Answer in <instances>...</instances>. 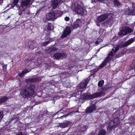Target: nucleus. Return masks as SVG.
Returning a JSON list of instances; mask_svg holds the SVG:
<instances>
[{
    "instance_id": "35",
    "label": "nucleus",
    "mask_w": 135,
    "mask_h": 135,
    "mask_svg": "<svg viewBox=\"0 0 135 135\" xmlns=\"http://www.w3.org/2000/svg\"><path fill=\"white\" fill-rule=\"evenodd\" d=\"M57 50V49L56 48L53 47L52 48H51L50 49V50L51 51H56Z\"/></svg>"
},
{
    "instance_id": "25",
    "label": "nucleus",
    "mask_w": 135,
    "mask_h": 135,
    "mask_svg": "<svg viewBox=\"0 0 135 135\" xmlns=\"http://www.w3.org/2000/svg\"><path fill=\"white\" fill-rule=\"evenodd\" d=\"M106 131L104 129H102L99 131L98 135H105L106 133Z\"/></svg>"
},
{
    "instance_id": "22",
    "label": "nucleus",
    "mask_w": 135,
    "mask_h": 135,
    "mask_svg": "<svg viewBox=\"0 0 135 135\" xmlns=\"http://www.w3.org/2000/svg\"><path fill=\"white\" fill-rule=\"evenodd\" d=\"M113 121L114 122V124L115 126L119 125L120 123L119 120L118 118H114Z\"/></svg>"
},
{
    "instance_id": "12",
    "label": "nucleus",
    "mask_w": 135,
    "mask_h": 135,
    "mask_svg": "<svg viewBox=\"0 0 135 135\" xmlns=\"http://www.w3.org/2000/svg\"><path fill=\"white\" fill-rule=\"evenodd\" d=\"M96 109V108L94 104L91 105L90 107L87 108L86 110V113H90L93 111L95 110Z\"/></svg>"
},
{
    "instance_id": "11",
    "label": "nucleus",
    "mask_w": 135,
    "mask_h": 135,
    "mask_svg": "<svg viewBox=\"0 0 135 135\" xmlns=\"http://www.w3.org/2000/svg\"><path fill=\"white\" fill-rule=\"evenodd\" d=\"M70 28L69 27H67L64 31L61 36L62 38H64L69 35L71 33Z\"/></svg>"
},
{
    "instance_id": "43",
    "label": "nucleus",
    "mask_w": 135,
    "mask_h": 135,
    "mask_svg": "<svg viewBox=\"0 0 135 135\" xmlns=\"http://www.w3.org/2000/svg\"><path fill=\"white\" fill-rule=\"evenodd\" d=\"M90 135H92V134L91 133V134H90Z\"/></svg>"
},
{
    "instance_id": "1",
    "label": "nucleus",
    "mask_w": 135,
    "mask_h": 135,
    "mask_svg": "<svg viewBox=\"0 0 135 135\" xmlns=\"http://www.w3.org/2000/svg\"><path fill=\"white\" fill-rule=\"evenodd\" d=\"M35 86L33 85H27L24 89L21 92L20 94L24 98L30 97L35 93Z\"/></svg>"
},
{
    "instance_id": "5",
    "label": "nucleus",
    "mask_w": 135,
    "mask_h": 135,
    "mask_svg": "<svg viewBox=\"0 0 135 135\" xmlns=\"http://www.w3.org/2000/svg\"><path fill=\"white\" fill-rule=\"evenodd\" d=\"M105 95V93L103 91H100L91 95L89 93L83 94L81 96V97L84 99H91L98 97L101 95Z\"/></svg>"
},
{
    "instance_id": "41",
    "label": "nucleus",
    "mask_w": 135,
    "mask_h": 135,
    "mask_svg": "<svg viewBox=\"0 0 135 135\" xmlns=\"http://www.w3.org/2000/svg\"><path fill=\"white\" fill-rule=\"evenodd\" d=\"M16 135H23V134L22 132H20Z\"/></svg>"
},
{
    "instance_id": "15",
    "label": "nucleus",
    "mask_w": 135,
    "mask_h": 135,
    "mask_svg": "<svg viewBox=\"0 0 135 135\" xmlns=\"http://www.w3.org/2000/svg\"><path fill=\"white\" fill-rule=\"evenodd\" d=\"M28 44L29 48L31 49H33L36 48L37 45V44L31 41L28 42Z\"/></svg>"
},
{
    "instance_id": "7",
    "label": "nucleus",
    "mask_w": 135,
    "mask_h": 135,
    "mask_svg": "<svg viewBox=\"0 0 135 135\" xmlns=\"http://www.w3.org/2000/svg\"><path fill=\"white\" fill-rule=\"evenodd\" d=\"M73 11L78 14H80L82 13L84 15L86 14L82 7L78 4L75 5Z\"/></svg>"
},
{
    "instance_id": "8",
    "label": "nucleus",
    "mask_w": 135,
    "mask_h": 135,
    "mask_svg": "<svg viewBox=\"0 0 135 135\" xmlns=\"http://www.w3.org/2000/svg\"><path fill=\"white\" fill-rule=\"evenodd\" d=\"M132 29L128 27L123 28L119 32V34L120 36H124V35L129 34L132 32Z\"/></svg>"
},
{
    "instance_id": "6",
    "label": "nucleus",
    "mask_w": 135,
    "mask_h": 135,
    "mask_svg": "<svg viewBox=\"0 0 135 135\" xmlns=\"http://www.w3.org/2000/svg\"><path fill=\"white\" fill-rule=\"evenodd\" d=\"M124 13L128 15H135V7L132 6L131 8L126 6Z\"/></svg>"
},
{
    "instance_id": "42",
    "label": "nucleus",
    "mask_w": 135,
    "mask_h": 135,
    "mask_svg": "<svg viewBox=\"0 0 135 135\" xmlns=\"http://www.w3.org/2000/svg\"><path fill=\"white\" fill-rule=\"evenodd\" d=\"M92 101H91V102H90V104H92Z\"/></svg>"
},
{
    "instance_id": "34",
    "label": "nucleus",
    "mask_w": 135,
    "mask_h": 135,
    "mask_svg": "<svg viewBox=\"0 0 135 135\" xmlns=\"http://www.w3.org/2000/svg\"><path fill=\"white\" fill-rule=\"evenodd\" d=\"M18 0H14L13 1V4L15 5H16L17 3H18Z\"/></svg>"
},
{
    "instance_id": "28",
    "label": "nucleus",
    "mask_w": 135,
    "mask_h": 135,
    "mask_svg": "<svg viewBox=\"0 0 135 135\" xmlns=\"http://www.w3.org/2000/svg\"><path fill=\"white\" fill-rule=\"evenodd\" d=\"M131 66L132 67L131 68L133 69H134L135 71V60L133 61L132 64Z\"/></svg>"
},
{
    "instance_id": "36",
    "label": "nucleus",
    "mask_w": 135,
    "mask_h": 135,
    "mask_svg": "<svg viewBox=\"0 0 135 135\" xmlns=\"http://www.w3.org/2000/svg\"><path fill=\"white\" fill-rule=\"evenodd\" d=\"M70 18L69 17H66L64 18V20L66 21H68L69 20Z\"/></svg>"
},
{
    "instance_id": "9",
    "label": "nucleus",
    "mask_w": 135,
    "mask_h": 135,
    "mask_svg": "<svg viewBox=\"0 0 135 135\" xmlns=\"http://www.w3.org/2000/svg\"><path fill=\"white\" fill-rule=\"evenodd\" d=\"M46 18L47 21H54L56 18V16L55 13L52 12L46 14Z\"/></svg>"
},
{
    "instance_id": "29",
    "label": "nucleus",
    "mask_w": 135,
    "mask_h": 135,
    "mask_svg": "<svg viewBox=\"0 0 135 135\" xmlns=\"http://www.w3.org/2000/svg\"><path fill=\"white\" fill-rule=\"evenodd\" d=\"M87 127L86 126H83L81 128V131L82 132L85 131L87 129Z\"/></svg>"
},
{
    "instance_id": "27",
    "label": "nucleus",
    "mask_w": 135,
    "mask_h": 135,
    "mask_svg": "<svg viewBox=\"0 0 135 135\" xmlns=\"http://www.w3.org/2000/svg\"><path fill=\"white\" fill-rule=\"evenodd\" d=\"M104 81L103 80L100 81L98 83V85L99 86H101L104 84Z\"/></svg>"
},
{
    "instance_id": "18",
    "label": "nucleus",
    "mask_w": 135,
    "mask_h": 135,
    "mask_svg": "<svg viewBox=\"0 0 135 135\" xmlns=\"http://www.w3.org/2000/svg\"><path fill=\"white\" fill-rule=\"evenodd\" d=\"M114 127L115 126H114V122L113 120H111L108 124V129L111 131L113 127Z\"/></svg>"
},
{
    "instance_id": "38",
    "label": "nucleus",
    "mask_w": 135,
    "mask_h": 135,
    "mask_svg": "<svg viewBox=\"0 0 135 135\" xmlns=\"http://www.w3.org/2000/svg\"><path fill=\"white\" fill-rule=\"evenodd\" d=\"M98 41H99V42H100V43L102 42L103 41L100 38H98Z\"/></svg>"
},
{
    "instance_id": "17",
    "label": "nucleus",
    "mask_w": 135,
    "mask_h": 135,
    "mask_svg": "<svg viewBox=\"0 0 135 135\" xmlns=\"http://www.w3.org/2000/svg\"><path fill=\"white\" fill-rule=\"evenodd\" d=\"M80 22V20L78 19L74 23L73 27L74 28H76L79 26V23Z\"/></svg>"
},
{
    "instance_id": "40",
    "label": "nucleus",
    "mask_w": 135,
    "mask_h": 135,
    "mask_svg": "<svg viewBox=\"0 0 135 135\" xmlns=\"http://www.w3.org/2000/svg\"><path fill=\"white\" fill-rule=\"evenodd\" d=\"M95 43L96 44H97V45H98L99 44V42L98 41H95Z\"/></svg>"
},
{
    "instance_id": "31",
    "label": "nucleus",
    "mask_w": 135,
    "mask_h": 135,
    "mask_svg": "<svg viewBox=\"0 0 135 135\" xmlns=\"http://www.w3.org/2000/svg\"><path fill=\"white\" fill-rule=\"evenodd\" d=\"M3 113L2 112H0V122L1 121L3 117Z\"/></svg>"
},
{
    "instance_id": "20",
    "label": "nucleus",
    "mask_w": 135,
    "mask_h": 135,
    "mask_svg": "<svg viewBox=\"0 0 135 135\" xmlns=\"http://www.w3.org/2000/svg\"><path fill=\"white\" fill-rule=\"evenodd\" d=\"M69 122H66L63 123H60L59 124V126L61 128H64L66 127L68 125V123Z\"/></svg>"
},
{
    "instance_id": "2",
    "label": "nucleus",
    "mask_w": 135,
    "mask_h": 135,
    "mask_svg": "<svg viewBox=\"0 0 135 135\" xmlns=\"http://www.w3.org/2000/svg\"><path fill=\"white\" fill-rule=\"evenodd\" d=\"M33 0H24L21 2L20 7L22 9V11L20 10L18 12L19 15L23 14L25 16L28 15L29 14V11L27 9L28 6L30 5L32 3Z\"/></svg>"
},
{
    "instance_id": "37",
    "label": "nucleus",
    "mask_w": 135,
    "mask_h": 135,
    "mask_svg": "<svg viewBox=\"0 0 135 135\" xmlns=\"http://www.w3.org/2000/svg\"><path fill=\"white\" fill-rule=\"evenodd\" d=\"M91 0V2L92 3L94 4L96 2V0Z\"/></svg>"
},
{
    "instance_id": "33",
    "label": "nucleus",
    "mask_w": 135,
    "mask_h": 135,
    "mask_svg": "<svg viewBox=\"0 0 135 135\" xmlns=\"http://www.w3.org/2000/svg\"><path fill=\"white\" fill-rule=\"evenodd\" d=\"M112 87V85L111 84H108V85L107 86L106 88H111Z\"/></svg>"
},
{
    "instance_id": "39",
    "label": "nucleus",
    "mask_w": 135,
    "mask_h": 135,
    "mask_svg": "<svg viewBox=\"0 0 135 135\" xmlns=\"http://www.w3.org/2000/svg\"><path fill=\"white\" fill-rule=\"evenodd\" d=\"M105 0H97L98 2H103Z\"/></svg>"
},
{
    "instance_id": "4",
    "label": "nucleus",
    "mask_w": 135,
    "mask_h": 135,
    "mask_svg": "<svg viewBox=\"0 0 135 135\" xmlns=\"http://www.w3.org/2000/svg\"><path fill=\"white\" fill-rule=\"evenodd\" d=\"M112 16V14L109 13L102 14L98 17L97 21L99 22H102L108 18L106 22L108 24H110L113 21Z\"/></svg>"
},
{
    "instance_id": "26",
    "label": "nucleus",
    "mask_w": 135,
    "mask_h": 135,
    "mask_svg": "<svg viewBox=\"0 0 135 135\" xmlns=\"http://www.w3.org/2000/svg\"><path fill=\"white\" fill-rule=\"evenodd\" d=\"M114 3L115 5H116L117 6H121V4L120 3L118 0H114Z\"/></svg>"
},
{
    "instance_id": "32",
    "label": "nucleus",
    "mask_w": 135,
    "mask_h": 135,
    "mask_svg": "<svg viewBox=\"0 0 135 135\" xmlns=\"http://www.w3.org/2000/svg\"><path fill=\"white\" fill-rule=\"evenodd\" d=\"M51 24L50 23H48V26H47V29L48 30H51Z\"/></svg>"
},
{
    "instance_id": "21",
    "label": "nucleus",
    "mask_w": 135,
    "mask_h": 135,
    "mask_svg": "<svg viewBox=\"0 0 135 135\" xmlns=\"http://www.w3.org/2000/svg\"><path fill=\"white\" fill-rule=\"evenodd\" d=\"M36 81L37 79L36 78H29L25 80L26 82L27 83L35 82Z\"/></svg>"
},
{
    "instance_id": "14",
    "label": "nucleus",
    "mask_w": 135,
    "mask_h": 135,
    "mask_svg": "<svg viewBox=\"0 0 135 135\" xmlns=\"http://www.w3.org/2000/svg\"><path fill=\"white\" fill-rule=\"evenodd\" d=\"M61 0H54L52 2L51 5L53 9H56L60 2Z\"/></svg>"
},
{
    "instance_id": "16",
    "label": "nucleus",
    "mask_w": 135,
    "mask_h": 135,
    "mask_svg": "<svg viewBox=\"0 0 135 135\" xmlns=\"http://www.w3.org/2000/svg\"><path fill=\"white\" fill-rule=\"evenodd\" d=\"M135 41V38H132L128 41L125 42L123 44V46L124 47L130 45Z\"/></svg>"
},
{
    "instance_id": "24",
    "label": "nucleus",
    "mask_w": 135,
    "mask_h": 135,
    "mask_svg": "<svg viewBox=\"0 0 135 135\" xmlns=\"http://www.w3.org/2000/svg\"><path fill=\"white\" fill-rule=\"evenodd\" d=\"M8 99V97H3L0 99V104L6 101Z\"/></svg>"
},
{
    "instance_id": "19",
    "label": "nucleus",
    "mask_w": 135,
    "mask_h": 135,
    "mask_svg": "<svg viewBox=\"0 0 135 135\" xmlns=\"http://www.w3.org/2000/svg\"><path fill=\"white\" fill-rule=\"evenodd\" d=\"M29 72V71H28L27 69H25L24 70H23L21 73L19 72L18 73V75L21 77H23L24 76L25 74H26Z\"/></svg>"
},
{
    "instance_id": "23",
    "label": "nucleus",
    "mask_w": 135,
    "mask_h": 135,
    "mask_svg": "<svg viewBox=\"0 0 135 135\" xmlns=\"http://www.w3.org/2000/svg\"><path fill=\"white\" fill-rule=\"evenodd\" d=\"M55 15H56V18L60 16L62 14V12L60 10H56L55 11Z\"/></svg>"
},
{
    "instance_id": "13",
    "label": "nucleus",
    "mask_w": 135,
    "mask_h": 135,
    "mask_svg": "<svg viewBox=\"0 0 135 135\" xmlns=\"http://www.w3.org/2000/svg\"><path fill=\"white\" fill-rule=\"evenodd\" d=\"M88 82V80H87L83 81L78 86L79 88L81 89H82L85 88Z\"/></svg>"
},
{
    "instance_id": "10",
    "label": "nucleus",
    "mask_w": 135,
    "mask_h": 135,
    "mask_svg": "<svg viewBox=\"0 0 135 135\" xmlns=\"http://www.w3.org/2000/svg\"><path fill=\"white\" fill-rule=\"evenodd\" d=\"M54 58L57 59L60 58H65L66 54L63 52L61 53H56L54 55Z\"/></svg>"
},
{
    "instance_id": "3",
    "label": "nucleus",
    "mask_w": 135,
    "mask_h": 135,
    "mask_svg": "<svg viewBox=\"0 0 135 135\" xmlns=\"http://www.w3.org/2000/svg\"><path fill=\"white\" fill-rule=\"evenodd\" d=\"M119 46H116L112 50L108 56L104 60L103 63L100 66V68H102L109 62L114 57V54L119 50Z\"/></svg>"
},
{
    "instance_id": "30",
    "label": "nucleus",
    "mask_w": 135,
    "mask_h": 135,
    "mask_svg": "<svg viewBox=\"0 0 135 135\" xmlns=\"http://www.w3.org/2000/svg\"><path fill=\"white\" fill-rule=\"evenodd\" d=\"M51 41L50 40H49L48 41H46V42H44L42 46H46L48 44L50 43Z\"/></svg>"
}]
</instances>
